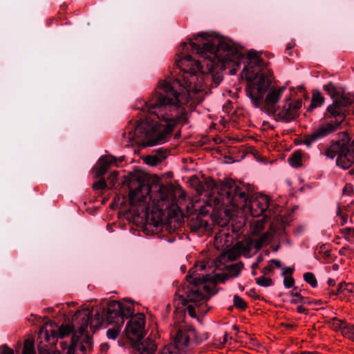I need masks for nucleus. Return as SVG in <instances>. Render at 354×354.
<instances>
[{
    "label": "nucleus",
    "instance_id": "f257e3e1",
    "mask_svg": "<svg viewBox=\"0 0 354 354\" xmlns=\"http://www.w3.org/2000/svg\"><path fill=\"white\" fill-rule=\"evenodd\" d=\"M180 48L182 56L176 65L182 75L177 79L160 82L158 90L142 109L153 118L130 124L122 134L125 146L151 147L162 144L177 124L187 122V113L183 105L188 102L191 92L198 93L204 88L205 75L200 62L194 61L190 55H184L187 44L183 43Z\"/></svg>",
    "mask_w": 354,
    "mask_h": 354
},
{
    "label": "nucleus",
    "instance_id": "f03ea898",
    "mask_svg": "<svg viewBox=\"0 0 354 354\" xmlns=\"http://www.w3.org/2000/svg\"><path fill=\"white\" fill-rule=\"evenodd\" d=\"M205 268V263H201L189 270L187 276V285L178 289L175 295L176 310H180L183 306H187L186 310H194L199 307L210 296L215 294L213 290L215 283H224L230 278L238 277L243 268V263L240 262L227 266L225 273L214 276L198 272L204 270Z\"/></svg>",
    "mask_w": 354,
    "mask_h": 354
},
{
    "label": "nucleus",
    "instance_id": "7ed1b4c3",
    "mask_svg": "<svg viewBox=\"0 0 354 354\" xmlns=\"http://www.w3.org/2000/svg\"><path fill=\"white\" fill-rule=\"evenodd\" d=\"M249 63L243 68L248 82L246 93L253 105L261 107L264 105L268 112L274 113L275 106L286 90V86H271V73L265 68L252 69L253 66L261 68L263 62L254 51L248 54Z\"/></svg>",
    "mask_w": 354,
    "mask_h": 354
},
{
    "label": "nucleus",
    "instance_id": "20e7f679",
    "mask_svg": "<svg viewBox=\"0 0 354 354\" xmlns=\"http://www.w3.org/2000/svg\"><path fill=\"white\" fill-rule=\"evenodd\" d=\"M192 50L209 62L207 64L209 71L215 66L223 68L225 64L233 63L239 66L236 60L239 55L237 48L230 45L225 40L208 32H202L189 39Z\"/></svg>",
    "mask_w": 354,
    "mask_h": 354
},
{
    "label": "nucleus",
    "instance_id": "39448f33",
    "mask_svg": "<svg viewBox=\"0 0 354 354\" xmlns=\"http://www.w3.org/2000/svg\"><path fill=\"white\" fill-rule=\"evenodd\" d=\"M248 195L245 192L237 187L234 180L226 179L222 184L221 193L215 198L218 209H223L227 217H232L238 211V207H245Z\"/></svg>",
    "mask_w": 354,
    "mask_h": 354
},
{
    "label": "nucleus",
    "instance_id": "423d86ee",
    "mask_svg": "<svg viewBox=\"0 0 354 354\" xmlns=\"http://www.w3.org/2000/svg\"><path fill=\"white\" fill-rule=\"evenodd\" d=\"M175 347L182 352H189L196 346L207 339V333L199 334L189 326H183L178 328L174 335Z\"/></svg>",
    "mask_w": 354,
    "mask_h": 354
},
{
    "label": "nucleus",
    "instance_id": "0eeeda50",
    "mask_svg": "<svg viewBox=\"0 0 354 354\" xmlns=\"http://www.w3.org/2000/svg\"><path fill=\"white\" fill-rule=\"evenodd\" d=\"M131 210L138 216H146L149 210L147 197L149 194V185L140 181H131L129 185Z\"/></svg>",
    "mask_w": 354,
    "mask_h": 354
},
{
    "label": "nucleus",
    "instance_id": "6e6552de",
    "mask_svg": "<svg viewBox=\"0 0 354 354\" xmlns=\"http://www.w3.org/2000/svg\"><path fill=\"white\" fill-rule=\"evenodd\" d=\"M126 311H96L93 319L88 316L86 324H90L96 328H99L104 324H113L122 326L127 317Z\"/></svg>",
    "mask_w": 354,
    "mask_h": 354
},
{
    "label": "nucleus",
    "instance_id": "1a4fd4ad",
    "mask_svg": "<svg viewBox=\"0 0 354 354\" xmlns=\"http://www.w3.org/2000/svg\"><path fill=\"white\" fill-rule=\"evenodd\" d=\"M271 206L269 198L266 195L260 194L249 203L247 202L245 207H239L238 209H243L245 213L250 212L253 217L260 216L264 213L265 216H270Z\"/></svg>",
    "mask_w": 354,
    "mask_h": 354
},
{
    "label": "nucleus",
    "instance_id": "9d476101",
    "mask_svg": "<svg viewBox=\"0 0 354 354\" xmlns=\"http://www.w3.org/2000/svg\"><path fill=\"white\" fill-rule=\"evenodd\" d=\"M145 315L138 312L131 315L126 326L127 337L133 342L140 341L145 335Z\"/></svg>",
    "mask_w": 354,
    "mask_h": 354
},
{
    "label": "nucleus",
    "instance_id": "9b49d317",
    "mask_svg": "<svg viewBox=\"0 0 354 354\" xmlns=\"http://www.w3.org/2000/svg\"><path fill=\"white\" fill-rule=\"evenodd\" d=\"M301 107V100H292L289 97H286L277 113V117L282 121L291 122L299 115Z\"/></svg>",
    "mask_w": 354,
    "mask_h": 354
},
{
    "label": "nucleus",
    "instance_id": "f8f14e48",
    "mask_svg": "<svg viewBox=\"0 0 354 354\" xmlns=\"http://www.w3.org/2000/svg\"><path fill=\"white\" fill-rule=\"evenodd\" d=\"M250 248H248L243 243L239 242L228 250L223 252L216 259L215 265L216 267L224 264L226 261H234L241 254L248 257Z\"/></svg>",
    "mask_w": 354,
    "mask_h": 354
},
{
    "label": "nucleus",
    "instance_id": "ddd939ff",
    "mask_svg": "<svg viewBox=\"0 0 354 354\" xmlns=\"http://www.w3.org/2000/svg\"><path fill=\"white\" fill-rule=\"evenodd\" d=\"M353 102L351 97H342L340 100H335L333 104L328 106L327 110L331 116L335 118L333 121L341 125L345 120V114L343 108L350 105Z\"/></svg>",
    "mask_w": 354,
    "mask_h": 354
},
{
    "label": "nucleus",
    "instance_id": "4468645a",
    "mask_svg": "<svg viewBox=\"0 0 354 354\" xmlns=\"http://www.w3.org/2000/svg\"><path fill=\"white\" fill-rule=\"evenodd\" d=\"M57 331L50 330L43 326L39 332L37 346L39 351H46L49 345H53L57 342Z\"/></svg>",
    "mask_w": 354,
    "mask_h": 354
},
{
    "label": "nucleus",
    "instance_id": "2eb2a0df",
    "mask_svg": "<svg viewBox=\"0 0 354 354\" xmlns=\"http://www.w3.org/2000/svg\"><path fill=\"white\" fill-rule=\"evenodd\" d=\"M113 165L118 166L117 158L111 155L102 156L95 168V176L97 177L102 176L106 174L109 168Z\"/></svg>",
    "mask_w": 354,
    "mask_h": 354
},
{
    "label": "nucleus",
    "instance_id": "dca6fc26",
    "mask_svg": "<svg viewBox=\"0 0 354 354\" xmlns=\"http://www.w3.org/2000/svg\"><path fill=\"white\" fill-rule=\"evenodd\" d=\"M157 349L154 341L147 338L142 342H136L134 344L135 354H153Z\"/></svg>",
    "mask_w": 354,
    "mask_h": 354
},
{
    "label": "nucleus",
    "instance_id": "f3484780",
    "mask_svg": "<svg viewBox=\"0 0 354 354\" xmlns=\"http://www.w3.org/2000/svg\"><path fill=\"white\" fill-rule=\"evenodd\" d=\"M140 306L139 303L128 299H124L121 301L112 300L107 303L106 310H133Z\"/></svg>",
    "mask_w": 354,
    "mask_h": 354
},
{
    "label": "nucleus",
    "instance_id": "a211bd4d",
    "mask_svg": "<svg viewBox=\"0 0 354 354\" xmlns=\"http://www.w3.org/2000/svg\"><path fill=\"white\" fill-rule=\"evenodd\" d=\"M340 125H339L338 123H335L333 121H331L319 127L313 133H314L315 138L319 140L337 131Z\"/></svg>",
    "mask_w": 354,
    "mask_h": 354
},
{
    "label": "nucleus",
    "instance_id": "6ab92c4d",
    "mask_svg": "<svg viewBox=\"0 0 354 354\" xmlns=\"http://www.w3.org/2000/svg\"><path fill=\"white\" fill-rule=\"evenodd\" d=\"M324 90L330 96L333 102L335 101V100H340L342 97H348V95L342 94L341 90L337 88L332 82L324 85Z\"/></svg>",
    "mask_w": 354,
    "mask_h": 354
},
{
    "label": "nucleus",
    "instance_id": "aec40b11",
    "mask_svg": "<svg viewBox=\"0 0 354 354\" xmlns=\"http://www.w3.org/2000/svg\"><path fill=\"white\" fill-rule=\"evenodd\" d=\"M337 294L349 297L351 300L354 299V285L353 283H341L339 285Z\"/></svg>",
    "mask_w": 354,
    "mask_h": 354
},
{
    "label": "nucleus",
    "instance_id": "412c9836",
    "mask_svg": "<svg viewBox=\"0 0 354 354\" xmlns=\"http://www.w3.org/2000/svg\"><path fill=\"white\" fill-rule=\"evenodd\" d=\"M73 330V326L70 324H62L57 331V339L58 338H64L68 336Z\"/></svg>",
    "mask_w": 354,
    "mask_h": 354
},
{
    "label": "nucleus",
    "instance_id": "4be33fe9",
    "mask_svg": "<svg viewBox=\"0 0 354 354\" xmlns=\"http://www.w3.org/2000/svg\"><path fill=\"white\" fill-rule=\"evenodd\" d=\"M341 333L344 337L354 342V325L346 322Z\"/></svg>",
    "mask_w": 354,
    "mask_h": 354
},
{
    "label": "nucleus",
    "instance_id": "5701e85b",
    "mask_svg": "<svg viewBox=\"0 0 354 354\" xmlns=\"http://www.w3.org/2000/svg\"><path fill=\"white\" fill-rule=\"evenodd\" d=\"M346 321L344 319H339L337 317H333L328 321V324L330 326L335 330H340L342 332V329L346 324Z\"/></svg>",
    "mask_w": 354,
    "mask_h": 354
},
{
    "label": "nucleus",
    "instance_id": "b1692460",
    "mask_svg": "<svg viewBox=\"0 0 354 354\" xmlns=\"http://www.w3.org/2000/svg\"><path fill=\"white\" fill-rule=\"evenodd\" d=\"M288 162L290 165L294 167H297L301 164V153L299 151H295L289 158Z\"/></svg>",
    "mask_w": 354,
    "mask_h": 354
},
{
    "label": "nucleus",
    "instance_id": "393cba45",
    "mask_svg": "<svg viewBox=\"0 0 354 354\" xmlns=\"http://www.w3.org/2000/svg\"><path fill=\"white\" fill-rule=\"evenodd\" d=\"M324 97L319 93H314L313 95L312 101L309 106V109H315L317 106H320L324 104Z\"/></svg>",
    "mask_w": 354,
    "mask_h": 354
},
{
    "label": "nucleus",
    "instance_id": "a878e982",
    "mask_svg": "<svg viewBox=\"0 0 354 354\" xmlns=\"http://www.w3.org/2000/svg\"><path fill=\"white\" fill-rule=\"evenodd\" d=\"M80 333H81L80 338L79 339L80 343L83 344L84 345L86 344L87 346H92L93 339L89 335L84 333V329L82 326H81L80 328Z\"/></svg>",
    "mask_w": 354,
    "mask_h": 354
},
{
    "label": "nucleus",
    "instance_id": "bb28decb",
    "mask_svg": "<svg viewBox=\"0 0 354 354\" xmlns=\"http://www.w3.org/2000/svg\"><path fill=\"white\" fill-rule=\"evenodd\" d=\"M269 235L268 233H263L261 234L255 241L254 248L257 249L261 248L263 245L268 243Z\"/></svg>",
    "mask_w": 354,
    "mask_h": 354
},
{
    "label": "nucleus",
    "instance_id": "cd10ccee",
    "mask_svg": "<svg viewBox=\"0 0 354 354\" xmlns=\"http://www.w3.org/2000/svg\"><path fill=\"white\" fill-rule=\"evenodd\" d=\"M121 327L114 325L113 328L108 329L106 331L107 337L109 339H115L120 333Z\"/></svg>",
    "mask_w": 354,
    "mask_h": 354
},
{
    "label": "nucleus",
    "instance_id": "c85d7f7f",
    "mask_svg": "<svg viewBox=\"0 0 354 354\" xmlns=\"http://www.w3.org/2000/svg\"><path fill=\"white\" fill-rule=\"evenodd\" d=\"M22 354H35L34 342L32 340L28 339L24 342Z\"/></svg>",
    "mask_w": 354,
    "mask_h": 354
},
{
    "label": "nucleus",
    "instance_id": "c756f323",
    "mask_svg": "<svg viewBox=\"0 0 354 354\" xmlns=\"http://www.w3.org/2000/svg\"><path fill=\"white\" fill-rule=\"evenodd\" d=\"M77 304L76 302L71 301V302H66V303L62 304L60 306H57V307H60L62 310H64L66 308H77L78 310H90L89 307H88V306H83L79 307V306H77Z\"/></svg>",
    "mask_w": 354,
    "mask_h": 354
},
{
    "label": "nucleus",
    "instance_id": "7c9ffc66",
    "mask_svg": "<svg viewBox=\"0 0 354 354\" xmlns=\"http://www.w3.org/2000/svg\"><path fill=\"white\" fill-rule=\"evenodd\" d=\"M304 280L312 287L315 288L317 285V281L314 274L312 272H306L304 275Z\"/></svg>",
    "mask_w": 354,
    "mask_h": 354
},
{
    "label": "nucleus",
    "instance_id": "2f4dec72",
    "mask_svg": "<svg viewBox=\"0 0 354 354\" xmlns=\"http://www.w3.org/2000/svg\"><path fill=\"white\" fill-rule=\"evenodd\" d=\"M233 300H234V307H236L237 308L245 309L248 307L247 304L243 300V299L238 295H234Z\"/></svg>",
    "mask_w": 354,
    "mask_h": 354
},
{
    "label": "nucleus",
    "instance_id": "473e14b6",
    "mask_svg": "<svg viewBox=\"0 0 354 354\" xmlns=\"http://www.w3.org/2000/svg\"><path fill=\"white\" fill-rule=\"evenodd\" d=\"M174 345L168 344L158 354H180Z\"/></svg>",
    "mask_w": 354,
    "mask_h": 354
},
{
    "label": "nucleus",
    "instance_id": "72a5a7b5",
    "mask_svg": "<svg viewBox=\"0 0 354 354\" xmlns=\"http://www.w3.org/2000/svg\"><path fill=\"white\" fill-rule=\"evenodd\" d=\"M256 282L259 286L263 287H268L272 284V281L270 278H268L263 276L257 278Z\"/></svg>",
    "mask_w": 354,
    "mask_h": 354
},
{
    "label": "nucleus",
    "instance_id": "f704fd0d",
    "mask_svg": "<svg viewBox=\"0 0 354 354\" xmlns=\"http://www.w3.org/2000/svg\"><path fill=\"white\" fill-rule=\"evenodd\" d=\"M161 158L158 156H148L145 159V162L151 166H155L160 162H161Z\"/></svg>",
    "mask_w": 354,
    "mask_h": 354
},
{
    "label": "nucleus",
    "instance_id": "c9c22d12",
    "mask_svg": "<svg viewBox=\"0 0 354 354\" xmlns=\"http://www.w3.org/2000/svg\"><path fill=\"white\" fill-rule=\"evenodd\" d=\"M106 187V182L104 179H100L93 185V187L95 190H102Z\"/></svg>",
    "mask_w": 354,
    "mask_h": 354
},
{
    "label": "nucleus",
    "instance_id": "e433bc0d",
    "mask_svg": "<svg viewBox=\"0 0 354 354\" xmlns=\"http://www.w3.org/2000/svg\"><path fill=\"white\" fill-rule=\"evenodd\" d=\"M294 279L291 277H284L283 285L286 288H290L294 285Z\"/></svg>",
    "mask_w": 354,
    "mask_h": 354
},
{
    "label": "nucleus",
    "instance_id": "4c0bfd02",
    "mask_svg": "<svg viewBox=\"0 0 354 354\" xmlns=\"http://www.w3.org/2000/svg\"><path fill=\"white\" fill-rule=\"evenodd\" d=\"M318 140L317 138H315V136H314V133H312L308 138H306L304 140V143L308 147H310L312 145V143Z\"/></svg>",
    "mask_w": 354,
    "mask_h": 354
},
{
    "label": "nucleus",
    "instance_id": "58836bf2",
    "mask_svg": "<svg viewBox=\"0 0 354 354\" xmlns=\"http://www.w3.org/2000/svg\"><path fill=\"white\" fill-rule=\"evenodd\" d=\"M77 345L74 342V337L72 339V343L68 346L66 354H75V351L77 349Z\"/></svg>",
    "mask_w": 354,
    "mask_h": 354
},
{
    "label": "nucleus",
    "instance_id": "ea45409f",
    "mask_svg": "<svg viewBox=\"0 0 354 354\" xmlns=\"http://www.w3.org/2000/svg\"><path fill=\"white\" fill-rule=\"evenodd\" d=\"M77 345V349H80L82 353L86 352L88 350H91L92 346H87V345H84L83 344H81L80 342L75 343Z\"/></svg>",
    "mask_w": 354,
    "mask_h": 354
},
{
    "label": "nucleus",
    "instance_id": "a19ab883",
    "mask_svg": "<svg viewBox=\"0 0 354 354\" xmlns=\"http://www.w3.org/2000/svg\"><path fill=\"white\" fill-rule=\"evenodd\" d=\"M0 354H14V352L7 346L3 345L0 347Z\"/></svg>",
    "mask_w": 354,
    "mask_h": 354
},
{
    "label": "nucleus",
    "instance_id": "79ce46f5",
    "mask_svg": "<svg viewBox=\"0 0 354 354\" xmlns=\"http://www.w3.org/2000/svg\"><path fill=\"white\" fill-rule=\"evenodd\" d=\"M353 230L351 227H346L342 230V234L345 236L347 240H349L352 236Z\"/></svg>",
    "mask_w": 354,
    "mask_h": 354
},
{
    "label": "nucleus",
    "instance_id": "37998d69",
    "mask_svg": "<svg viewBox=\"0 0 354 354\" xmlns=\"http://www.w3.org/2000/svg\"><path fill=\"white\" fill-rule=\"evenodd\" d=\"M200 311H187L188 315L192 318H196L198 322L202 323V319L198 317V313Z\"/></svg>",
    "mask_w": 354,
    "mask_h": 354
},
{
    "label": "nucleus",
    "instance_id": "c03bdc74",
    "mask_svg": "<svg viewBox=\"0 0 354 354\" xmlns=\"http://www.w3.org/2000/svg\"><path fill=\"white\" fill-rule=\"evenodd\" d=\"M293 272V269L291 268L284 267L282 268V275L283 277H287L288 274H291Z\"/></svg>",
    "mask_w": 354,
    "mask_h": 354
},
{
    "label": "nucleus",
    "instance_id": "a18cd8bd",
    "mask_svg": "<svg viewBox=\"0 0 354 354\" xmlns=\"http://www.w3.org/2000/svg\"><path fill=\"white\" fill-rule=\"evenodd\" d=\"M212 77L214 79L216 84H218L223 80L222 77L218 74H212Z\"/></svg>",
    "mask_w": 354,
    "mask_h": 354
},
{
    "label": "nucleus",
    "instance_id": "49530a36",
    "mask_svg": "<svg viewBox=\"0 0 354 354\" xmlns=\"http://www.w3.org/2000/svg\"><path fill=\"white\" fill-rule=\"evenodd\" d=\"M88 316H89V317L91 319L93 318V317H92V315H90V312L87 315H85L86 318L83 317V319H84V321L82 323V326L83 328H84V326H88V324L87 325L86 324V319H87ZM88 325H90L91 327L95 328V326H91L90 324H88Z\"/></svg>",
    "mask_w": 354,
    "mask_h": 354
},
{
    "label": "nucleus",
    "instance_id": "de8ad7c7",
    "mask_svg": "<svg viewBox=\"0 0 354 354\" xmlns=\"http://www.w3.org/2000/svg\"><path fill=\"white\" fill-rule=\"evenodd\" d=\"M272 270H273L272 268L269 266H267V267L263 268V272L264 274H268L270 272H272Z\"/></svg>",
    "mask_w": 354,
    "mask_h": 354
},
{
    "label": "nucleus",
    "instance_id": "09e8293b",
    "mask_svg": "<svg viewBox=\"0 0 354 354\" xmlns=\"http://www.w3.org/2000/svg\"><path fill=\"white\" fill-rule=\"evenodd\" d=\"M270 262L273 264H274V266L277 268H280L281 266V263L280 262V261L277 260V259H272L270 261Z\"/></svg>",
    "mask_w": 354,
    "mask_h": 354
},
{
    "label": "nucleus",
    "instance_id": "8fccbe9b",
    "mask_svg": "<svg viewBox=\"0 0 354 354\" xmlns=\"http://www.w3.org/2000/svg\"><path fill=\"white\" fill-rule=\"evenodd\" d=\"M227 333H225L223 337V341L220 342L219 344L223 346L227 342Z\"/></svg>",
    "mask_w": 354,
    "mask_h": 354
},
{
    "label": "nucleus",
    "instance_id": "3c124183",
    "mask_svg": "<svg viewBox=\"0 0 354 354\" xmlns=\"http://www.w3.org/2000/svg\"><path fill=\"white\" fill-rule=\"evenodd\" d=\"M39 354H59L56 352H51V353H49L47 350L46 351H39Z\"/></svg>",
    "mask_w": 354,
    "mask_h": 354
},
{
    "label": "nucleus",
    "instance_id": "603ef678",
    "mask_svg": "<svg viewBox=\"0 0 354 354\" xmlns=\"http://www.w3.org/2000/svg\"><path fill=\"white\" fill-rule=\"evenodd\" d=\"M335 283V281L334 279H330L328 280V284L329 286H334Z\"/></svg>",
    "mask_w": 354,
    "mask_h": 354
},
{
    "label": "nucleus",
    "instance_id": "864d4df0",
    "mask_svg": "<svg viewBox=\"0 0 354 354\" xmlns=\"http://www.w3.org/2000/svg\"><path fill=\"white\" fill-rule=\"evenodd\" d=\"M118 176V172L117 171H113L111 174L110 175V178H112L113 179L115 178Z\"/></svg>",
    "mask_w": 354,
    "mask_h": 354
},
{
    "label": "nucleus",
    "instance_id": "5fc2aeb1",
    "mask_svg": "<svg viewBox=\"0 0 354 354\" xmlns=\"http://www.w3.org/2000/svg\"><path fill=\"white\" fill-rule=\"evenodd\" d=\"M342 225L345 224L346 223V221H347V218L345 217V216H342Z\"/></svg>",
    "mask_w": 354,
    "mask_h": 354
},
{
    "label": "nucleus",
    "instance_id": "6e6d98bb",
    "mask_svg": "<svg viewBox=\"0 0 354 354\" xmlns=\"http://www.w3.org/2000/svg\"><path fill=\"white\" fill-rule=\"evenodd\" d=\"M263 261V257L262 256H259L258 258H257V263H259L260 262H261Z\"/></svg>",
    "mask_w": 354,
    "mask_h": 354
},
{
    "label": "nucleus",
    "instance_id": "4d7b16f0",
    "mask_svg": "<svg viewBox=\"0 0 354 354\" xmlns=\"http://www.w3.org/2000/svg\"><path fill=\"white\" fill-rule=\"evenodd\" d=\"M258 265H259L258 263H254V264H252V268L253 269H256L258 267Z\"/></svg>",
    "mask_w": 354,
    "mask_h": 354
},
{
    "label": "nucleus",
    "instance_id": "13d9d810",
    "mask_svg": "<svg viewBox=\"0 0 354 354\" xmlns=\"http://www.w3.org/2000/svg\"><path fill=\"white\" fill-rule=\"evenodd\" d=\"M322 303V301L320 300H316L315 301H314V304L315 305H319Z\"/></svg>",
    "mask_w": 354,
    "mask_h": 354
},
{
    "label": "nucleus",
    "instance_id": "bf43d9fd",
    "mask_svg": "<svg viewBox=\"0 0 354 354\" xmlns=\"http://www.w3.org/2000/svg\"><path fill=\"white\" fill-rule=\"evenodd\" d=\"M284 326L286 327H292L293 326L292 324H284Z\"/></svg>",
    "mask_w": 354,
    "mask_h": 354
},
{
    "label": "nucleus",
    "instance_id": "052dcab7",
    "mask_svg": "<svg viewBox=\"0 0 354 354\" xmlns=\"http://www.w3.org/2000/svg\"><path fill=\"white\" fill-rule=\"evenodd\" d=\"M297 310H303V309H302L301 306H298V307H297Z\"/></svg>",
    "mask_w": 354,
    "mask_h": 354
},
{
    "label": "nucleus",
    "instance_id": "680f3d73",
    "mask_svg": "<svg viewBox=\"0 0 354 354\" xmlns=\"http://www.w3.org/2000/svg\"><path fill=\"white\" fill-rule=\"evenodd\" d=\"M232 327H233V329H234V330H237V327H236V326L234 325Z\"/></svg>",
    "mask_w": 354,
    "mask_h": 354
},
{
    "label": "nucleus",
    "instance_id": "e2e57ef3",
    "mask_svg": "<svg viewBox=\"0 0 354 354\" xmlns=\"http://www.w3.org/2000/svg\"><path fill=\"white\" fill-rule=\"evenodd\" d=\"M325 309V307H321L319 308H318L317 310H324Z\"/></svg>",
    "mask_w": 354,
    "mask_h": 354
}]
</instances>
